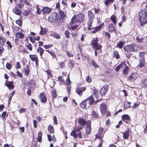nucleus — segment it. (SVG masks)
<instances>
[{
    "label": "nucleus",
    "mask_w": 147,
    "mask_h": 147,
    "mask_svg": "<svg viewBox=\"0 0 147 147\" xmlns=\"http://www.w3.org/2000/svg\"><path fill=\"white\" fill-rule=\"evenodd\" d=\"M85 18V15L82 13L75 14L69 24V28L73 30H76L78 27L77 23L81 24L84 21Z\"/></svg>",
    "instance_id": "obj_1"
},
{
    "label": "nucleus",
    "mask_w": 147,
    "mask_h": 147,
    "mask_svg": "<svg viewBox=\"0 0 147 147\" xmlns=\"http://www.w3.org/2000/svg\"><path fill=\"white\" fill-rule=\"evenodd\" d=\"M93 22V20H88L87 23L88 30H90L94 29L93 30L91 31V33L92 34H95L97 32L100 31L105 25L104 23L102 22L98 26L94 28L92 27Z\"/></svg>",
    "instance_id": "obj_2"
},
{
    "label": "nucleus",
    "mask_w": 147,
    "mask_h": 147,
    "mask_svg": "<svg viewBox=\"0 0 147 147\" xmlns=\"http://www.w3.org/2000/svg\"><path fill=\"white\" fill-rule=\"evenodd\" d=\"M139 21L141 26L147 23V11L146 9L141 10L139 15Z\"/></svg>",
    "instance_id": "obj_3"
},
{
    "label": "nucleus",
    "mask_w": 147,
    "mask_h": 147,
    "mask_svg": "<svg viewBox=\"0 0 147 147\" xmlns=\"http://www.w3.org/2000/svg\"><path fill=\"white\" fill-rule=\"evenodd\" d=\"M124 51L127 54L129 52H135L138 50V47L135 43H132L126 45L123 47Z\"/></svg>",
    "instance_id": "obj_4"
},
{
    "label": "nucleus",
    "mask_w": 147,
    "mask_h": 147,
    "mask_svg": "<svg viewBox=\"0 0 147 147\" xmlns=\"http://www.w3.org/2000/svg\"><path fill=\"white\" fill-rule=\"evenodd\" d=\"M98 38L93 39L91 42L92 48L94 50H99L101 49L102 47L98 43Z\"/></svg>",
    "instance_id": "obj_5"
},
{
    "label": "nucleus",
    "mask_w": 147,
    "mask_h": 147,
    "mask_svg": "<svg viewBox=\"0 0 147 147\" xmlns=\"http://www.w3.org/2000/svg\"><path fill=\"white\" fill-rule=\"evenodd\" d=\"M63 77V76H59L58 77V80L62 84L67 85H69L71 83V81L70 78V76L69 74L67 75V78L65 82V80Z\"/></svg>",
    "instance_id": "obj_6"
},
{
    "label": "nucleus",
    "mask_w": 147,
    "mask_h": 147,
    "mask_svg": "<svg viewBox=\"0 0 147 147\" xmlns=\"http://www.w3.org/2000/svg\"><path fill=\"white\" fill-rule=\"evenodd\" d=\"M59 18V15L57 13L53 12L52 15L49 17L48 20L50 22L54 23L58 20Z\"/></svg>",
    "instance_id": "obj_7"
},
{
    "label": "nucleus",
    "mask_w": 147,
    "mask_h": 147,
    "mask_svg": "<svg viewBox=\"0 0 147 147\" xmlns=\"http://www.w3.org/2000/svg\"><path fill=\"white\" fill-rule=\"evenodd\" d=\"M104 129L100 127L99 128L97 133L95 135V139H99L100 140H103V139L104 134L103 133Z\"/></svg>",
    "instance_id": "obj_8"
},
{
    "label": "nucleus",
    "mask_w": 147,
    "mask_h": 147,
    "mask_svg": "<svg viewBox=\"0 0 147 147\" xmlns=\"http://www.w3.org/2000/svg\"><path fill=\"white\" fill-rule=\"evenodd\" d=\"M86 89V88L85 87L78 86L76 89V92L80 96H81L83 94V92L85 91Z\"/></svg>",
    "instance_id": "obj_9"
},
{
    "label": "nucleus",
    "mask_w": 147,
    "mask_h": 147,
    "mask_svg": "<svg viewBox=\"0 0 147 147\" xmlns=\"http://www.w3.org/2000/svg\"><path fill=\"white\" fill-rule=\"evenodd\" d=\"M100 111L102 115H105L107 112V107L106 104L104 102L101 103L99 107Z\"/></svg>",
    "instance_id": "obj_10"
},
{
    "label": "nucleus",
    "mask_w": 147,
    "mask_h": 147,
    "mask_svg": "<svg viewBox=\"0 0 147 147\" xmlns=\"http://www.w3.org/2000/svg\"><path fill=\"white\" fill-rule=\"evenodd\" d=\"M109 90V86L108 85H104L100 90L99 92L101 96L105 95Z\"/></svg>",
    "instance_id": "obj_11"
},
{
    "label": "nucleus",
    "mask_w": 147,
    "mask_h": 147,
    "mask_svg": "<svg viewBox=\"0 0 147 147\" xmlns=\"http://www.w3.org/2000/svg\"><path fill=\"white\" fill-rule=\"evenodd\" d=\"M91 120L87 121V125L85 127V133L87 135H89L91 131Z\"/></svg>",
    "instance_id": "obj_12"
},
{
    "label": "nucleus",
    "mask_w": 147,
    "mask_h": 147,
    "mask_svg": "<svg viewBox=\"0 0 147 147\" xmlns=\"http://www.w3.org/2000/svg\"><path fill=\"white\" fill-rule=\"evenodd\" d=\"M122 120L127 124L129 123L131 121V119L130 116L127 114H124L121 116Z\"/></svg>",
    "instance_id": "obj_13"
},
{
    "label": "nucleus",
    "mask_w": 147,
    "mask_h": 147,
    "mask_svg": "<svg viewBox=\"0 0 147 147\" xmlns=\"http://www.w3.org/2000/svg\"><path fill=\"white\" fill-rule=\"evenodd\" d=\"M39 98L41 102L44 104L45 103L47 100L45 92H43L40 93L39 95Z\"/></svg>",
    "instance_id": "obj_14"
},
{
    "label": "nucleus",
    "mask_w": 147,
    "mask_h": 147,
    "mask_svg": "<svg viewBox=\"0 0 147 147\" xmlns=\"http://www.w3.org/2000/svg\"><path fill=\"white\" fill-rule=\"evenodd\" d=\"M13 84V81H11L10 82L8 81L7 80H6L5 81L4 84L5 86L7 87L9 89L11 90L13 89L14 88L15 86Z\"/></svg>",
    "instance_id": "obj_15"
},
{
    "label": "nucleus",
    "mask_w": 147,
    "mask_h": 147,
    "mask_svg": "<svg viewBox=\"0 0 147 147\" xmlns=\"http://www.w3.org/2000/svg\"><path fill=\"white\" fill-rule=\"evenodd\" d=\"M29 56L30 59L32 61L35 62L36 66H38V60L37 55L35 54L30 55Z\"/></svg>",
    "instance_id": "obj_16"
},
{
    "label": "nucleus",
    "mask_w": 147,
    "mask_h": 147,
    "mask_svg": "<svg viewBox=\"0 0 147 147\" xmlns=\"http://www.w3.org/2000/svg\"><path fill=\"white\" fill-rule=\"evenodd\" d=\"M130 131L131 132V130L129 128H128L126 131H124L123 132H121L123 134V137L125 140H128L130 136Z\"/></svg>",
    "instance_id": "obj_17"
},
{
    "label": "nucleus",
    "mask_w": 147,
    "mask_h": 147,
    "mask_svg": "<svg viewBox=\"0 0 147 147\" xmlns=\"http://www.w3.org/2000/svg\"><path fill=\"white\" fill-rule=\"evenodd\" d=\"M78 122L81 126H83L84 127L85 125H87V121H86L82 117L79 118Z\"/></svg>",
    "instance_id": "obj_18"
},
{
    "label": "nucleus",
    "mask_w": 147,
    "mask_h": 147,
    "mask_svg": "<svg viewBox=\"0 0 147 147\" xmlns=\"http://www.w3.org/2000/svg\"><path fill=\"white\" fill-rule=\"evenodd\" d=\"M146 64V62L145 61V60L139 59V63L137 67L140 68H142L145 67Z\"/></svg>",
    "instance_id": "obj_19"
},
{
    "label": "nucleus",
    "mask_w": 147,
    "mask_h": 147,
    "mask_svg": "<svg viewBox=\"0 0 147 147\" xmlns=\"http://www.w3.org/2000/svg\"><path fill=\"white\" fill-rule=\"evenodd\" d=\"M124 65L123 73L125 75H127L129 72V68L125 62H124Z\"/></svg>",
    "instance_id": "obj_20"
},
{
    "label": "nucleus",
    "mask_w": 147,
    "mask_h": 147,
    "mask_svg": "<svg viewBox=\"0 0 147 147\" xmlns=\"http://www.w3.org/2000/svg\"><path fill=\"white\" fill-rule=\"evenodd\" d=\"M107 28L108 29L109 31L110 32L116 31V30L114 27L113 24L112 23L109 24L107 26Z\"/></svg>",
    "instance_id": "obj_21"
},
{
    "label": "nucleus",
    "mask_w": 147,
    "mask_h": 147,
    "mask_svg": "<svg viewBox=\"0 0 147 147\" xmlns=\"http://www.w3.org/2000/svg\"><path fill=\"white\" fill-rule=\"evenodd\" d=\"M88 20H93V19H94L95 18V15L91 10L88 11Z\"/></svg>",
    "instance_id": "obj_22"
},
{
    "label": "nucleus",
    "mask_w": 147,
    "mask_h": 147,
    "mask_svg": "<svg viewBox=\"0 0 147 147\" xmlns=\"http://www.w3.org/2000/svg\"><path fill=\"white\" fill-rule=\"evenodd\" d=\"M91 115L92 118L97 119L99 118V115L97 111L93 110L92 112Z\"/></svg>",
    "instance_id": "obj_23"
},
{
    "label": "nucleus",
    "mask_w": 147,
    "mask_h": 147,
    "mask_svg": "<svg viewBox=\"0 0 147 147\" xmlns=\"http://www.w3.org/2000/svg\"><path fill=\"white\" fill-rule=\"evenodd\" d=\"M42 11L44 14H47L51 11L52 9L47 7H45L42 9Z\"/></svg>",
    "instance_id": "obj_24"
},
{
    "label": "nucleus",
    "mask_w": 147,
    "mask_h": 147,
    "mask_svg": "<svg viewBox=\"0 0 147 147\" xmlns=\"http://www.w3.org/2000/svg\"><path fill=\"white\" fill-rule=\"evenodd\" d=\"M136 79V77L135 74L132 73H131L128 78L127 80L129 82H132Z\"/></svg>",
    "instance_id": "obj_25"
},
{
    "label": "nucleus",
    "mask_w": 147,
    "mask_h": 147,
    "mask_svg": "<svg viewBox=\"0 0 147 147\" xmlns=\"http://www.w3.org/2000/svg\"><path fill=\"white\" fill-rule=\"evenodd\" d=\"M86 100V101L87 100L88 101V104L90 105H92L94 103V99L92 96H91L88 97Z\"/></svg>",
    "instance_id": "obj_26"
},
{
    "label": "nucleus",
    "mask_w": 147,
    "mask_h": 147,
    "mask_svg": "<svg viewBox=\"0 0 147 147\" xmlns=\"http://www.w3.org/2000/svg\"><path fill=\"white\" fill-rule=\"evenodd\" d=\"M28 85L30 89L34 88L36 86V82L33 80H31L29 82Z\"/></svg>",
    "instance_id": "obj_27"
},
{
    "label": "nucleus",
    "mask_w": 147,
    "mask_h": 147,
    "mask_svg": "<svg viewBox=\"0 0 147 147\" xmlns=\"http://www.w3.org/2000/svg\"><path fill=\"white\" fill-rule=\"evenodd\" d=\"M40 31L39 32V34L43 36L46 34L47 31V29L46 28H43L41 26H40Z\"/></svg>",
    "instance_id": "obj_28"
},
{
    "label": "nucleus",
    "mask_w": 147,
    "mask_h": 147,
    "mask_svg": "<svg viewBox=\"0 0 147 147\" xmlns=\"http://www.w3.org/2000/svg\"><path fill=\"white\" fill-rule=\"evenodd\" d=\"M50 36H53L55 38L57 39H59L61 38L60 35L54 31L53 32L50 34Z\"/></svg>",
    "instance_id": "obj_29"
},
{
    "label": "nucleus",
    "mask_w": 147,
    "mask_h": 147,
    "mask_svg": "<svg viewBox=\"0 0 147 147\" xmlns=\"http://www.w3.org/2000/svg\"><path fill=\"white\" fill-rule=\"evenodd\" d=\"M16 37L18 38L22 39L24 38L25 35L24 33L20 32H18L16 34Z\"/></svg>",
    "instance_id": "obj_30"
},
{
    "label": "nucleus",
    "mask_w": 147,
    "mask_h": 147,
    "mask_svg": "<svg viewBox=\"0 0 147 147\" xmlns=\"http://www.w3.org/2000/svg\"><path fill=\"white\" fill-rule=\"evenodd\" d=\"M110 19L113 24L115 26L117 22L116 16L115 15H112L111 16Z\"/></svg>",
    "instance_id": "obj_31"
},
{
    "label": "nucleus",
    "mask_w": 147,
    "mask_h": 147,
    "mask_svg": "<svg viewBox=\"0 0 147 147\" xmlns=\"http://www.w3.org/2000/svg\"><path fill=\"white\" fill-rule=\"evenodd\" d=\"M13 11L16 14L19 16L21 15V11L18 9L17 7H15L13 9Z\"/></svg>",
    "instance_id": "obj_32"
},
{
    "label": "nucleus",
    "mask_w": 147,
    "mask_h": 147,
    "mask_svg": "<svg viewBox=\"0 0 147 147\" xmlns=\"http://www.w3.org/2000/svg\"><path fill=\"white\" fill-rule=\"evenodd\" d=\"M125 42L124 41H120L119 43H117L116 47L120 49H121L125 44Z\"/></svg>",
    "instance_id": "obj_33"
},
{
    "label": "nucleus",
    "mask_w": 147,
    "mask_h": 147,
    "mask_svg": "<svg viewBox=\"0 0 147 147\" xmlns=\"http://www.w3.org/2000/svg\"><path fill=\"white\" fill-rule=\"evenodd\" d=\"M87 105L86 100H84L80 104V107L83 109H85L86 108Z\"/></svg>",
    "instance_id": "obj_34"
},
{
    "label": "nucleus",
    "mask_w": 147,
    "mask_h": 147,
    "mask_svg": "<svg viewBox=\"0 0 147 147\" xmlns=\"http://www.w3.org/2000/svg\"><path fill=\"white\" fill-rule=\"evenodd\" d=\"M37 52H39L40 57L42 58V55L44 53V49L41 47H38V49H37Z\"/></svg>",
    "instance_id": "obj_35"
},
{
    "label": "nucleus",
    "mask_w": 147,
    "mask_h": 147,
    "mask_svg": "<svg viewBox=\"0 0 147 147\" xmlns=\"http://www.w3.org/2000/svg\"><path fill=\"white\" fill-rule=\"evenodd\" d=\"M124 63V62H123L117 66L115 69V70L116 72L118 71L121 68H123Z\"/></svg>",
    "instance_id": "obj_36"
},
{
    "label": "nucleus",
    "mask_w": 147,
    "mask_h": 147,
    "mask_svg": "<svg viewBox=\"0 0 147 147\" xmlns=\"http://www.w3.org/2000/svg\"><path fill=\"white\" fill-rule=\"evenodd\" d=\"M6 41V39L4 36H0V45H4Z\"/></svg>",
    "instance_id": "obj_37"
},
{
    "label": "nucleus",
    "mask_w": 147,
    "mask_h": 147,
    "mask_svg": "<svg viewBox=\"0 0 147 147\" xmlns=\"http://www.w3.org/2000/svg\"><path fill=\"white\" fill-rule=\"evenodd\" d=\"M145 53L144 52H139V59L145 60Z\"/></svg>",
    "instance_id": "obj_38"
},
{
    "label": "nucleus",
    "mask_w": 147,
    "mask_h": 147,
    "mask_svg": "<svg viewBox=\"0 0 147 147\" xmlns=\"http://www.w3.org/2000/svg\"><path fill=\"white\" fill-rule=\"evenodd\" d=\"M47 129L49 133L50 134L54 133L55 132L53 127L51 125L48 126Z\"/></svg>",
    "instance_id": "obj_39"
},
{
    "label": "nucleus",
    "mask_w": 147,
    "mask_h": 147,
    "mask_svg": "<svg viewBox=\"0 0 147 147\" xmlns=\"http://www.w3.org/2000/svg\"><path fill=\"white\" fill-rule=\"evenodd\" d=\"M113 57H115L117 59H119L120 57L118 52L117 51H115L113 53Z\"/></svg>",
    "instance_id": "obj_40"
},
{
    "label": "nucleus",
    "mask_w": 147,
    "mask_h": 147,
    "mask_svg": "<svg viewBox=\"0 0 147 147\" xmlns=\"http://www.w3.org/2000/svg\"><path fill=\"white\" fill-rule=\"evenodd\" d=\"M76 131L75 129L73 130L70 133V135L73 137L75 139H76L78 137V135L76 133Z\"/></svg>",
    "instance_id": "obj_41"
},
{
    "label": "nucleus",
    "mask_w": 147,
    "mask_h": 147,
    "mask_svg": "<svg viewBox=\"0 0 147 147\" xmlns=\"http://www.w3.org/2000/svg\"><path fill=\"white\" fill-rule=\"evenodd\" d=\"M32 11L31 10L29 9H27L25 10L23 12V14L25 16H27L29 14L31 13Z\"/></svg>",
    "instance_id": "obj_42"
},
{
    "label": "nucleus",
    "mask_w": 147,
    "mask_h": 147,
    "mask_svg": "<svg viewBox=\"0 0 147 147\" xmlns=\"http://www.w3.org/2000/svg\"><path fill=\"white\" fill-rule=\"evenodd\" d=\"M51 92L52 93V96L53 98H55L57 96V94L56 93V90L55 89H53Z\"/></svg>",
    "instance_id": "obj_43"
},
{
    "label": "nucleus",
    "mask_w": 147,
    "mask_h": 147,
    "mask_svg": "<svg viewBox=\"0 0 147 147\" xmlns=\"http://www.w3.org/2000/svg\"><path fill=\"white\" fill-rule=\"evenodd\" d=\"M114 1V0H105L104 3L106 6H108L110 4L113 3Z\"/></svg>",
    "instance_id": "obj_44"
},
{
    "label": "nucleus",
    "mask_w": 147,
    "mask_h": 147,
    "mask_svg": "<svg viewBox=\"0 0 147 147\" xmlns=\"http://www.w3.org/2000/svg\"><path fill=\"white\" fill-rule=\"evenodd\" d=\"M24 5L23 0H20V3L18 5L17 7L20 8H22L23 7Z\"/></svg>",
    "instance_id": "obj_45"
},
{
    "label": "nucleus",
    "mask_w": 147,
    "mask_h": 147,
    "mask_svg": "<svg viewBox=\"0 0 147 147\" xmlns=\"http://www.w3.org/2000/svg\"><path fill=\"white\" fill-rule=\"evenodd\" d=\"M59 13L60 18L62 19H63L65 16L64 12L61 9H60L59 11Z\"/></svg>",
    "instance_id": "obj_46"
},
{
    "label": "nucleus",
    "mask_w": 147,
    "mask_h": 147,
    "mask_svg": "<svg viewBox=\"0 0 147 147\" xmlns=\"http://www.w3.org/2000/svg\"><path fill=\"white\" fill-rule=\"evenodd\" d=\"M46 51L49 53L52 56L53 58H56L57 59L56 56L54 52H51L49 50H45Z\"/></svg>",
    "instance_id": "obj_47"
},
{
    "label": "nucleus",
    "mask_w": 147,
    "mask_h": 147,
    "mask_svg": "<svg viewBox=\"0 0 147 147\" xmlns=\"http://www.w3.org/2000/svg\"><path fill=\"white\" fill-rule=\"evenodd\" d=\"M69 68L72 69L74 65V62L71 60H70L69 63Z\"/></svg>",
    "instance_id": "obj_48"
},
{
    "label": "nucleus",
    "mask_w": 147,
    "mask_h": 147,
    "mask_svg": "<svg viewBox=\"0 0 147 147\" xmlns=\"http://www.w3.org/2000/svg\"><path fill=\"white\" fill-rule=\"evenodd\" d=\"M59 64L60 65V67L62 69L64 68L65 66V62L64 61L60 62L59 63Z\"/></svg>",
    "instance_id": "obj_49"
},
{
    "label": "nucleus",
    "mask_w": 147,
    "mask_h": 147,
    "mask_svg": "<svg viewBox=\"0 0 147 147\" xmlns=\"http://www.w3.org/2000/svg\"><path fill=\"white\" fill-rule=\"evenodd\" d=\"M91 61L92 65L95 67L97 68L99 67V66L97 64L94 60H92Z\"/></svg>",
    "instance_id": "obj_50"
},
{
    "label": "nucleus",
    "mask_w": 147,
    "mask_h": 147,
    "mask_svg": "<svg viewBox=\"0 0 147 147\" xmlns=\"http://www.w3.org/2000/svg\"><path fill=\"white\" fill-rule=\"evenodd\" d=\"M26 47L30 51H31L32 50V44L30 43H29L26 46Z\"/></svg>",
    "instance_id": "obj_51"
},
{
    "label": "nucleus",
    "mask_w": 147,
    "mask_h": 147,
    "mask_svg": "<svg viewBox=\"0 0 147 147\" xmlns=\"http://www.w3.org/2000/svg\"><path fill=\"white\" fill-rule=\"evenodd\" d=\"M104 33L105 37L108 38V40H109L111 36L110 34L107 32H105Z\"/></svg>",
    "instance_id": "obj_52"
},
{
    "label": "nucleus",
    "mask_w": 147,
    "mask_h": 147,
    "mask_svg": "<svg viewBox=\"0 0 147 147\" xmlns=\"http://www.w3.org/2000/svg\"><path fill=\"white\" fill-rule=\"evenodd\" d=\"M53 46V44H49L48 45H44L43 46L45 49H48L52 47Z\"/></svg>",
    "instance_id": "obj_53"
},
{
    "label": "nucleus",
    "mask_w": 147,
    "mask_h": 147,
    "mask_svg": "<svg viewBox=\"0 0 147 147\" xmlns=\"http://www.w3.org/2000/svg\"><path fill=\"white\" fill-rule=\"evenodd\" d=\"M16 23L19 26H21L22 25V22L21 19H19L16 21Z\"/></svg>",
    "instance_id": "obj_54"
},
{
    "label": "nucleus",
    "mask_w": 147,
    "mask_h": 147,
    "mask_svg": "<svg viewBox=\"0 0 147 147\" xmlns=\"http://www.w3.org/2000/svg\"><path fill=\"white\" fill-rule=\"evenodd\" d=\"M65 37L67 38H69L70 37L69 36L70 32L68 30H67L65 31Z\"/></svg>",
    "instance_id": "obj_55"
},
{
    "label": "nucleus",
    "mask_w": 147,
    "mask_h": 147,
    "mask_svg": "<svg viewBox=\"0 0 147 147\" xmlns=\"http://www.w3.org/2000/svg\"><path fill=\"white\" fill-rule=\"evenodd\" d=\"M6 44L7 46V47L9 49H11L13 47L12 45L11 44V43L9 41H7L6 43Z\"/></svg>",
    "instance_id": "obj_56"
},
{
    "label": "nucleus",
    "mask_w": 147,
    "mask_h": 147,
    "mask_svg": "<svg viewBox=\"0 0 147 147\" xmlns=\"http://www.w3.org/2000/svg\"><path fill=\"white\" fill-rule=\"evenodd\" d=\"M47 74L48 76V78L52 77L53 76L51 72L49 70H47L46 71Z\"/></svg>",
    "instance_id": "obj_57"
},
{
    "label": "nucleus",
    "mask_w": 147,
    "mask_h": 147,
    "mask_svg": "<svg viewBox=\"0 0 147 147\" xmlns=\"http://www.w3.org/2000/svg\"><path fill=\"white\" fill-rule=\"evenodd\" d=\"M29 40L32 43H34L35 42L34 36H30L29 37Z\"/></svg>",
    "instance_id": "obj_58"
},
{
    "label": "nucleus",
    "mask_w": 147,
    "mask_h": 147,
    "mask_svg": "<svg viewBox=\"0 0 147 147\" xmlns=\"http://www.w3.org/2000/svg\"><path fill=\"white\" fill-rule=\"evenodd\" d=\"M66 54L69 57H73L74 56V55L73 54V53L69 52V51H66Z\"/></svg>",
    "instance_id": "obj_59"
},
{
    "label": "nucleus",
    "mask_w": 147,
    "mask_h": 147,
    "mask_svg": "<svg viewBox=\"0 0 147 147\" xmlns=\"http://www.w3.org/2000/svg\"><path fill=\"white\" fill-rule=\"evenodd\" d=\"M26 109L24 108H21L19 110V112L20 113H22L26 112Z\"/></svg>",
    "instance_id": "obj_60"
},
{
    "label": "nucleus",
    "mask_w": 147,
    "mask_h": 147,
    "mask_svg": "<svg viewBox=\"0 0 147 147\" xmlns=\"http://www.w3.org/2000/svg\"><path fill=\"white\" fill-rule=\"evenodd\" d=\"M15 90L13 91L11 93V94H10V95L9 96V100L10 101L11 100L13 96V95L15 93Z\"/></svg>",
    "instance_id": "obj_61"
},
{
    "label": "nucleus",
    "mask_w": 147,
    "mask_h": 147,
    "mask_svg": "<svg viewBox=\"0 0 147 147\" xmlns=\"http://www.w3.org/2000/svg\"><path fill=\"white\" fill-rule=\"evenodd\" d=\"M54 123L55 125H57L58 124V121L57 119V117L56 116H55L53 117Z\"/></svg>",
    "instance_id": "obj_62"
},
{
    "label": "nucleus",
    "mask_w": 147,
    "mask_h": 147,
    "mask_svg": "<svg viewBox=\"0 0 147 147\" xmlns=\"http://www.w3.org/2000/svg\"><path fill=\"white\" fill-rule=\"evenodd\" d=\"M94 13L96 14H98L99 13L100 11V8L99 7L98 9L94 8Z\"/></svg>",
    "instance_id": "obj_63"
},
{
    "label": "nucleus",
    "mask_w": 147,
    "mask_h": 147,
    "mask_svg": "<svg viewBox=\"0 0 147 147\" xmlns=\"http://www.w3.org/2000/svg\"><path fill=\"white\" fill-rule=\"evenodd\" d=\"M6 67L7 69L10 70L11 67V65L10 64L7 62L6 64Z\"/></svg>",
    "instance_id": "obj_64"
}]
</instances>
